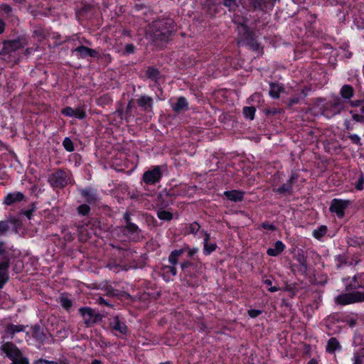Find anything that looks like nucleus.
<instances>
[{"mask_svg": "<svg viewBox=\"0 0 364 364\" xmlns=\"http://www.w3.org/2000/svg\"><path fill=\"white\" fill-rule=\"evenodd\" d=\"M240 35L239 45H247L250 49L257 51L259 49V45L254 38L252 32H251L245 23H240L237 26Z\"/></svg>", "mask_w": 364, "mask_h": 364, "instance_id": "1", "label": "nucleus"}, {"mask_svg": "<svg viewBox=\"0 0 364 364\" xmlns=\"http://www.w3.org/2000/svg\"><path fill=\"white\" fill-rule=\"evenodd\" d=\"M341 294L335 298V303L339 305H348L364 302V292L353 291Z\"/></svg>", "mask_w": 364, "mask_h": 364, "instance_id": "2", "label": "nucleus"}, {"mask_svg": "<svg viewBox=\"0 0 364 364\" xmlns=\"http://www.w3.org/2000/svg\"><path fill=\"white\" fill-rule=\"evenodd\" d=\"M48 182L53 188H62L71 183V178L69 173L58 170L49 176Z\"/></svg>", "mask_w": 364, "mask_h": 364, "instance_id": "3", "label": "nucleus"}, {"mask_svg": "<svg viewBox=\"0 0 364 364\" xmlns=\"http://www.w3.org/2000/svg\"><path fill=\"white\" fill-rule=\"evenodd\" d=\"M346 291H360L364 292V273H358L353 277L343 279Z\"/></svg>", "mask_w": 364, "mask_h": 364, "instance_id": "4", "label": "nucleus"}, {"mask_svg": "<svg viewBox=\"0 0 364 364\" xmlns=\"http://www.w3.org/2000/svg\"><path fill=\"white\" fill-rule=\"evenodd\" d=\"M343 109L344 105L342 100L339 97H336L325 105L322 114L326 117L331 118L339 114Z\"/></svg>", "mask_w": 364, "mask_h": 364, "instance_id": "5", "label": "nucleus"}, {"mask_svg": "<svg viewBox=\"0 0 364 364\" xmlns=\"http://www.w3.org/2000/svg\"><path fill=\"white\" fill-rule=\"evenodd\" d=\"M79 312L83 318L84 323L87 326H91L102 319V316L100 314L90 307L80 308Z\"/></svg>", "mask_w": 364, "mask_h": 364, "instance_id": "6", "label": "nucleus"}, {"mask_svg": "<svg viewBox=\"0 0 364 364\" xmlns=\"http://www.w3.org/2000/svg\"><path fill=\"white\" fill-rule=\"evenodd\" d=\"M349 200L334 198L332 200L330 205V210L336 214V215L341 218L344 215V210L348 206Z\"/></svg>", "mask_w": 364, "mask_h": 364, "instance_id": "7", "label": "nucleus"}, {"mask_svg": "<svg viewBox=\"0 0 364 364\" xmlns=\"http://www.w3.org/2000/svg\"><path fill=\"white\" fill-rule=\"evenodd\" d=\"M28 44L25 38H18L14 41H9L4 43V50L7 53H11L21 49Z\"/></svg>", "mask_w": 364, "mask_h": 364, "instance_id": "8", "label": "nucleus"}, {"mask_svg": "<svg viewBox=\"0 0 364 364\" xmlns=\"http://www.w3.org/2000/svg\"><path fill=\"white\" fill-rule=\"evenodd\" d=\"M174 22L171 18L161 20V41L166 39L174 31Z\"/></svg>", "mask_w": 364, "mask_h": 364, "instance_id": "9", "label": "nucleus"}, {"mask_svg": "<svg viewBox=\"0 0 364 364\" xmlns=\"http://www.w3.org/2000/svg\"><path fill=\"white\" fill-rule=\"evenodd\" d=\"M159 180V166H156L151 170L144 172L142 181L147 185H154Z\"/></svg>", "mask_w": 364, "mask_h": 364, "instance_id": "10", "label": "nucleus"}, {"mask_svg": "<svg viewBox=\"0 0 364 364\" xmlns=\"http://www.w3.org/2000/svg\"><path fill=\"white\" fill-rule=\"evenodd\" d=\"M1 350L11 360H16L22 355L20 350L11 343H5L1 346Z\"/></svg>", "mask_w": 364, "mask_h": 364, "instance_id": "11", "label": "nucleus"}, {"mask_svg": "<svg viewBox=\"0 0 364 364\" xmlns=\"http://www.w3.org/2000/svg\"><path fill=\"white\" fill-rule=\"evenodd\" d=\"M109 327L112 331H117L122 335H126L128 331L127 325L118 316L109 318Z\"/></svg>", "mask_w": 364, "mask_h": 364, "instance_id": "12", "label": "nucleus"}, {"mask_svg": "<svg viewBox=\"0 0 364 364\" xmlns=\"http://www.w3.org/2000/svg\"><path fill=\"white\" fill-rule=\"evenodd\" d=\"M10 261L9 258H4L0 262V289L9 281V269Z\"/></svg>", "mask_w": 364, "mask_h": 364, "instance_id": "13", "label": "nucleus"}, {"mask_svg": "<svg viewBox=\"0 0 364 364\" xmlns=\"http://www.w3.org/2000/svg\"><path fill=\"white\" fill-rule=\"evenodd\" d=\"M61 112L67 117H74L80 119H82L86 117L85 111L82 107H79L76 109L66 107L62 109Z\"/></svg>", "mask_w": 364, "mask_h": 364, "instance_id": "14", "label": "nucleus"}, {"mask_svg": "<svg viewBox=\"0 0 364 364\" xmlns=\"http://www.w3.org/2000/svg\"><path fill=\"white\" fill-rule=\"evenodd\" d=\"M280 0H250V4L255 9L264 11L272 9L277 1Z\"/></svg>", "mask_w": 364, "mask_h": 364, "instance_id": "15", "label": "nucleus"}, {"mask_svg": "<svg viewBox=\"0 0 364 364\" xmlns=\"http://www.w3.org/2000/svg\"><path fill=\"white\" fill-rule=\"evenodd\" d=\"M296 181V177L292 175L285 183L277 188H274L273 191L282 195H291L292 193V184Z\"/></svg>", "mask_w": 364, "mask_h": 364, "instance_id": "16", "label": "nucleus"}, {"mask_svg": "<svg viewBox=\"0 0 364 364\" xmlns=\"http://www.w3.org/2000/svg\"><path fill=\"white\" fill-rule=\"evenodd\" d=\"M73 53H75L79 58H85L87 56L96 57L97 55V52L95 50L82 46L73 50Z\"/></svg>", "mask_w": 364, "mask_h": 364, "instance_id": "17", "label": "nucleus"}, {"mask_svg": "<svg viewBox=\"0 0 364 364\" xmlns=\"http://www.w3.org/2000/svg\"><path fill=\"white\" fill-rule=\"evenodd\" d=\"M203 253L205 255H210L213 252L216 250L217 245L215 242H210V235L206 232L203 231Z\"/></svg>", "mask_w": 364, "mask_h": 364, "instance_id": "18", "label": "nucleus"}, {"mask_svg": "<svg viewBox=\"0 0 364 364\" xmlns=\"http://www.w3.org/2000/svg\"><path fill=\"white\" fill-rule=\"evenodd\" d=\"M223 194L228 200L233 202L242 201L245 195L243 191L237 190L227 191Z\"/></svg>", "mask_w": 364, "mask_h": 364, "instance_id": "19", "label": "nucleus"}, {"mask_svg": "<svg viewBox=\"0 0 364 364\" xmlns=\"http://www.w3.org/2000/svg\"><path fill=\"white\" fill-rule=\"evenodd\" d=\"M124 218L127 223V225L125 228L126 232L127 234H130L132 236L133 240L138 239L139 234V228L135 224L129 222V216L127 215V214H125Z\"/></svg>", "mask_w": 364, "mask_h": 364, "instance_id": "20", "label": "nucleus"}, {"mask_svg": "<svg viewBox=\"0 0 364 364\" xmlns=\"http://www.w3.org/2000/svg\"><path fill=\"white\" fill-rule=\"evenodd\" d=\"M341 349V346L338 341L334 338H331L326 344V350L330 354H334L336 350H340Z\"/></svg>", "mask_w": 364, "mask_h": 364, "instance_id": "21", "label": "nucleus"}, {"mask_svg": "<svg viewBox=\"0 0 364 364\" xmlns=\"http://www.w3.org/2000/svg\"><path fill=\"white\" fill-rule=\"evenodd\" d=\"M284 248V244L282 241L278 240L274 243L273 247L268 248L267 253L269 256L276 257L282 252Z\"/></svg>", "mask_w": 364, "mask_h": 364, "instance_id": "22", "label": "nucleus"}, {"mask_svg": "<svg viewBox=\"0 0 364 364\" xmlns=\"http://www.w3.org/2000/svg\"><path fill=\"white\" fill-rule=\"evenodd\" d=\"M24 198V196L21 192H16L8 194L4 198V203L10 205L16 202L21 201Z\"/></svg>", "mask_w": 364, "mask_h": 364, "instance_id": "23", "label": "nucleus"}, {"mask_svg": "<svg viewBox=\"0 0 364 364\" xmlns=\"http://www.w3.org/2000/svg\"><path fill=\"white\" fill-rule=\"evenodd\" d=\"M284 87L278 83H270L269 84V95L274 99L279 97L280 93L284 92Z\"/></svg>", "mask_w": 364, "mask_h": 364, "instance_id": "24", "label": "nucleus"}, {"mask_svg": "<svg viewBox=\"0 0 364 364\" xmlns=\"http://www.w3.org/2000/svg\"><path fill=\"white\" fill-rule=\"evenodd\" d=\"M341 97L345 100H350L354 94V90L350 85H343L340 91Z\"/></svg>", "mask_w": 364, "mask_h": 364, "instance_id": "25", "label": "nucleus"}, {"mask_svg": "<svg viewBox=\"0 0 364 364\" xmlns=\"http://www.w3.org/2000/svg\"><path fill=\"white\" fill-rule=\"evenodd\" d=\"M177 273V270L176 267L172 266H164L161 268V274L163 275L164 279L166 281L169 280V277L166 276V274H170L171 276H175Z\"/></svg>", "mask_w": 364, "mask_h": 364, "instance_id": "26", "label": "nucleus"}, {"mask_svg": "<svg viewBox=\"0 0 364 364\" xmlns=\"http://www.w3.org/2000/svg\"><path fill=\"white\" fill-rule=\"evenodd\" d=\"M351 360L353 364H364V347L353 353Z\"/></svg>", "mask_w": 364, "mask_h": 364, "instance_id": "27", "label": "nucleus"}, {"mask_svg": "<svg viewBox=\"0 0 364 364\" xmlns=\"http://www.w3.org/2000/svg\"><path fill=\"white\" fill-rule=\"evenodd\" d=\"M185 250L186 248L173 250L168 257L169 262L175 266L178 262V258L183 255Z\"/></svg>", "mask_w": 364, "mask_h": 364, "instance_id": "28", "label": "nucleus"}, {"mask_svg": "<svg viewBox=\"0 0 364 364\" xmlns=\"http://www.w3.org/2000/svg\"><path fill=\"white\" fill-rule=\"evenodd\" d=\"M138 105L144 110H148L149 108L151 107L152 100L149 97L142 96L138 100Z\"/></svg>", "mask_w": 364, "mask_h": 364, "instance_id": "29", "label": "nucleus"}, {"mask_svg": "<svg viewBox=\"0 0 364 364\" xmlns=\"http://www.w3.org/2000/svg\"><path fill=\"white\" fill-rule=\"evenodd\" d=\"M188 102L185 97H179L177 102L173 105V109L176 112H180L188 107Z\"/></svg>", "mask_w": 364, "mask_h": 364, "instance_id": "30", "label": "nucleus"}, {"mask_svg": "<svg viewBox=\"0 0 364 364\" xmlns=\"http://www.w3.org/2000/svg\"><path fill=\"white\" fill-rule=\"evenodd\" d=\"M133 107H134V105H133L132 102L131 101L128 103L124 113H123L122 112H120V111H117L119 112V114L121 119L124 118L126 119V121L128 122L129 121L128 118L132 115V110Z\"/></svg>", "mask_w": 364, "mask_h": 364, "instance_id": "31", "label": "nucleus"}, {"mask_svg": "<svg viewBox=\"0 0 364 364\" xmlns=\"http://www.w3.org/2000/svg\"><path fill=\"white\" fill-rule=\"evenodd\" d=\"M256 109L254 107H245L243 108V114L246 118L252 120L255 117Z\"/></svg>", "mask_w": 364, "mask_h": 364, "instance_id": "32", "label": "nucleus"}, {"mask_svg": "<svg viewBox=\"0 0 364 364\" xmlns=\"http://www.w3.org/2000/svg\"><path fill=\"white\" fill-rule=\"evenodd\" d=\"M327 232V228L325 225H322L318 228L316 229L313 232V236L316 239H321L326 235Z\"/></svg>", "mask_w": 364, "mask_h": 364, "instance_id": "33", "label": "nucleus"}, {"mask_svg": "<svg viewBox=\"0 0 364 364\" xmlns=\"http://www.w3.org/2000/svg\"><path fill=\"white\" fill-rule=\"evenodd\" d=\"M24 327L22 325H14L11 324L6 328V333L10 334H14L15 333L23 331Z\"/></svg>", "mask_w": 364, "mask_h": 364, "instance_id": "34", "label": "nucleus"}, {"mask_svg": "<svg viewBox=\"0 0 364 364\" xmlns=\"http://www.w3.org/2000/svg\"><path fill=\"white\" fill-rule=\"evenodd\" d=\"M146 74L151 80H152L155 82H157L159 79V72L157 69L149 68L146 71Z\"/></svg>", "mask_w": 364, "mask_h": 364, "instance_id": "35", "label": "nucleus"}, {"mask_svg": "<svg viewBox=\"0 0 364 364\" xmlns=\"http://www.w3.org/2000/svg\"><path fill=\"white\" fill-rule=\"evenodd\" d=\"M303 95H296L291 98L289 99V106H292L295 104H298L300 101L306 96V93H305L304 90L302 91Z\"/></svg>", "mask_w": 364, "mask_h": 364, "instance_id": "36", "label": "nucleus"}, {"mask_svg": "<svg viewBox=\"0 0 364 364\" xmlns=\"http://www.w3.org/2000/svg\"><path fill=\"white\" fill-rule=\"evenodd\" d=\"M349 113L350 114L353 119L361 124H364V115L361 114H358L356 110H350Z\"/></svg>", "mask_w": 364, "mask_h": 364, "instance_id": "37", "label": "nucleus"}, {"mask_svg": "<svg viewBox=\"0 0 364 364\" xmlns=\"http://www.w3.org/2000/svg\"><path fill=\"white\" fill-rule=\"evenodd\" d=\"M60 302L61 306L66 310L70 309L73 305L72 301L68 297L63 295L60 296Z\"/></svg>", "mask_w": 364, "mask_h": 364, "instance_id": "38", "label": "nucleus"}, {"mask_svg": "<svg viewBox=\"0 0 364 364\" xmlns=\"http://www.w3.org/2000/svg\"><path fill=\"white\" fill-rule=\"evenodd\" d=\"M63 144V146L65 149V150H67L68 151L71 152V151H74L73 143L70 138L66 137L64 139Z\"/></svg>", "mask_w": 364, "mask_h": 364, "instance_id": "39", "label": "nucleus"}, {"mask_svg": "<svg viewBox=\"0 0 364 364\" xmlns=\"http://www.w3.org/2000/svg\"><path fill=\"white\" fill-rule=\"evenodd\" d=\"M9 230V222L6 220L0 221V236L6 234Z\"/></svg>", "mask_w": 364, "mask_h": 364, "instance_id": "40", "label": "nucleus"}, {"mask_svg": "<svg viewBox=\"0 0 364 364\" xmlns=\"http://www.w3.org/2000/svg\"><path fill=\"white\" fill-rule=\"evenodd\" d=\"M90 210V208L89 205H87L86 204L80 205L77 208V212L81 215H87L89 213Z\"/></svg>", "mask_w": 364, "mask_h": 364, "instance_id": "41", "label": "nucleus"}, {"mask_svg": "<svg viewBox=\"0 0 364 364\" xmlns=\"http://www.w3.org/2000/svg\"><path fill=\"white\" fill-rule=\"evenodd\" d=\"M173 218V213L166 210H161V220L169 221Z\"/></svg>", "mask_w": 364, "mask_h": 364, "instance_id": "42", "label": "nucleus"}, {"mask_svg": "<svg viewBox=\"0 0 364 364\" xmlns=\"http://www.w3.org/2000/svg\"><path fill=\"white\" fill-rule=\"evenodd\" d=\"M82 196L86 198L88 201L93 200L95 199V194L90 190H82Z\"/></svg>", "mask_w": 364, "mask_h": 364, "instance_id": "43", "label": "nucleus"}, {"mask_svg": "<svg viewBox=\"0 0 364 364\" xmlns=\"http://www.w3.org/2000/svg\"><path fill=\"white\" fill-rule=\"evenodd\" d=\"M223 4L232 11L237 6V0H223Z\"/></svg>", "mask_w": 364, "mask_h": 364, "instance_id": "44", "label": "nucleus"}, {"mask_svg": "<svg viewBox=\"0 0 364 364\" xmlns=\"http://www.w3.org/2000/svg\"><path fill=\"white\" fill-rule=\"evenodd\" d=\"M189 232L196 235L200 230V225L197 223H193L189 225Z\"/></svg>", "mask_w": 364, "mask_h": 364, "instance_id": "45", "label": "nucleus"}, {"mask_svg": "<svg viewBox=\"0 0 364 364\" xmlns=\"http://www.w3.org/2000/svg\"><path fill=\"white\" fill-rule=\"evenodd\" d=\"M355 188L358 191H361L364 188V176L363 174H360V176L356 183Z\"/></svg>", "mask_w": 364, "mask_h": 364, "instance_id": "46", "label": "nucleus"}, {"mask_svg": "<svg viewBox=\"0 0 364 364\" xmlns=\"http://www.w3.org/2000/svg\"><path fill=\"white\" fill-rule=\"evenodd\" d=\"M11 364H29V363L26 358L21 355L16 360H13Z\"/></svg>", "mask_w": 364, "mask_h": 364, "instance_id": "47", "label": "nucleus"}, {"mask_svg": "<svg viewBox=\"0 0 364 364\" xmlns=\"http://www.w3.org/2000/svg\"><path fill=\"white\" fill-rule=\"evenodd\" d=\"M298 262L300 264L301 269L306 272L308 267L306 259L303 256L299 257L298 258Z\"/></svg>", "mask_w": 364, "mask_h": 364, "instance_id": "48", "label": "nucleus"}, {"mask_svg": "<svg viewBox=\"0 0 364 364\" xmlns=\"http://www.w3.org/2000/svg\"><path fill=\"white\" fill-rule=\"evenodd\" d=\"M357 318L354 316L347 317L346 318V322L350 327H354L357 324Z\"/></svg>", "mask_w": 364, "mask_h": 364, "instance_id": "49", "label": "nucleus"}, {"mask_svg": "<svg viewBox=\"0 0 364 364\" xmlns=\"http://www.w3.org/2000/svg\"><path fill=\"white\" fill-rule=\"evenodd\" d=\"M350 141L355 144H360V138L356 134H352L348 136Z\"/></svg>", "mask_w": 364, "mask_h": 364, "instance_id": "50", "label": "nucleus"}, {"mask_svg": "<svg viewBox=\"0 0 364 364\" xmlns=\"http://www.w3.org/2000/svg\"><path fill=\"white\" fill-rule=\"evenodd\" d=\"M262 311L259 309H250L248 311V315L251 318H256L257 316H259L262 314Z\"/></svg>", "mask_w": 364, "mask_h": 364, "instance_id": "51", "label": "nucleus"}, {"mask_svg": "<svg viewBox=\"0 0 364 364\" xmlns=\"http://www.w3.org/2000/svg\"><path fill=\"white\" fill-rule=\"evenodd\" d=\"M363 343V336L360 334H356L353 338V344L360 346Z\"/></svg>", "mask_w": 364, "mask_h": 364, "instance_id": "52", "label": "nucleus"}, {"mask_svg": "<svg viewBox=\"0 0 364 364\" xmlns=\"http://www.w3.org/2000/svg\"><path fill=\"white\" fill-rule=\"evenodd\" d=\"M336 262L338 267H341L343 263H346L345 257L342 255L336 257Z\"/></svg>", "mask_w": 364, "mask_h": 364, "instance_id": "53", "label": "nucleus"}, {"mask_svg": "<svg viewBox=\"0 0 364 364\" xmlns=\"http://www.w3.org/2000/svg\"><path fill=\"white\" fill-rule=\"evenodd\" d=\"M97 303L100 305H105L109 307L113 306L112 304H110L109 301H107L106 299L101 296L97 299Z\"/></svg>", "mask_w": 364, "mask_h": 364, "instance_id": "54", "label": "nucleus"}, {"mask_svg": "<svg viewBox=\"0 0 364 364\" xmlns=\"http://www.w3.org/2000/svg\"><path fill=\"white\" fill-rule=\"evenodd\" d=\"M124 49L127 53L130 54L134 53L135 47L132 44H127Z\"/></svg>", "mask_w": 364, "mask_h": 364, "instance_id": "55", "label": "nucleus"}, {"mask_svg": "<svg viewBox=\"0 0 364 364\" xmlns=\"http://www.w3.org/2000/svg\"><path fill=\"white\" fill-rule=\"evenodd\" d=\"M33 36L38 38V41H41L43 38V34L41 30L38 29L33 31Z\"/></svg>", "mask_w": 364, "mask_h": 364, "instance_id": "56", "label": "nucleus"}, {"mask_svg": "<svg viewBox=\"0 0 364 364\" xmlns=\"http://www.w3.org/2000/svg\"><path fill=\"white\" fill-rule=\"evenodd\" d=\"M1 9L6 14H9L11 11V7L6 4H1Z\"/></svg>", "mask_w": 364, "mask_h": 364, "instance_id": "57", "label": "nucleus"}, {"mask_svg": "<svg viewBox=\"0 0 364 364\" xmlns=\"http://www.w3.org/2000/svg\"><path fill=\"white\" fill-rule=\"evenodd\" d=\"M262 227L266 230H274L275 229L274 225L269 223H264L262 224Z\"/></svg>", "mask_w": 364, "mask_h": 364, "instance_id": "58", "label": "nucleus"}, {"mask_svg": "<svg viewBox=\"0 0 364 364\" xmlns=\"http://www.w3.org/2000/svg\"><path fill=\"white\" fill-rule=\"evenodd\" d=\"M186 249L188 250V256L190 257H193L194 255H196L198 252V247H194V248H192V249H189L188 247H187Z\"/></svg>", "mask_w": 364, "mask_h": 364, "instance_id": "59", "label": "nucleus"}, {"mask_svg": "<svg viewBox=\"0 0 364 364\" xmlns=\"http://www.w3.org/2000/svg\"><path fill=\"white\" fill-rule=\"evenodd\" d=\"M363 101L362 100H353V101H349L350 105L353 107H357L361 105Z\"/></svg>", "mask_w": 364, "mask_h": 364, "instance_id": "60", "label": "nucleus"}, {"mask_svg": "<svg viewBox=\"0 0 364 364\" xmlns=\"http://www.w3.org/2000/svg\"><path fill=\"white\" fill-rule=\"evenodd\" d=\"M107 295H109V296H117V293L115 291H112V290H109V289H107Z\"/></svg>", "mask_w": 364, "mask_h": 364, "instance_id": "61", "label": "nucleus"}, {"mask_svg": "<svg viewBox=\"0 0 364 364\" xmlns=\"http://www.w3.org/2000/svg\"><path fill=\"white\" fill-rule=\"evenodd\" d=\"M5 252V245L3 242H0V255Z\"/></svg>", "mask_w": 364, "mask_h": 364, "instance_id": "62", "label": "nucleus"}, {"mask_svg": "<svg viewBox=\"0 0 364 364\" xmlns=\"http://www.w3.org/2000/svg\"><path fill=\"white\" fill-rule=\"evenodd\" d=\"M5 29V23L0 19V34L4 31Z\"/></svg>", "mask_w": 364, "mask_h": 364, "instance_id": "63", "label": "nucleus"}, {"mask_svg": "<svg viewBox=\"0 0 364 364\" xmlns=\"http://www.w3.org/2000/svg\"><path fill=\"white\" fill-rule=\"evenodd\" d=\"M279 289V288L277 287H275V286H274V287L271 286L270 287L268 288V290L270 292H275V291H277Z\"/></svg>", "mask_w": 364, "mask_h": 364, "instance_id": "64", "label": "nucleus"}]
</instances>
